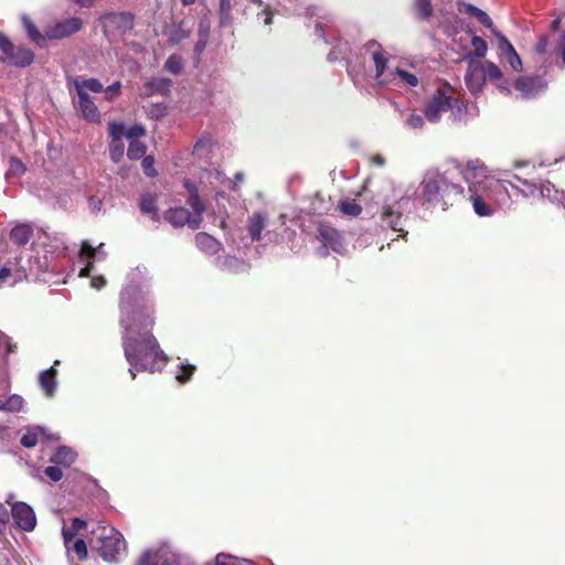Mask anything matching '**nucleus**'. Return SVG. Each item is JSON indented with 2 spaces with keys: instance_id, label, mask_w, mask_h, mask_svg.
Returning <instances> with one entry per match:
<instances>
[{
  "instance_id": "f257e3e1",
  "label": "nucleus",
  "mask_w": 565,
  "mask_h": 565,
  "mask_svg": "<svg viewBox=\"0 0 565 565\" xmlns=\"http://www.w3.org/2000/svg\"><path fill=\"white\" fill-rule=\"evenodd\" d=\"M145 268H136L120 295V324L124 328L122 347L128 361L131 379L140 371L151 373L161 371L168 362L167 354L160 349L157 339L148 328L153 324L152 300L146 285L135 280L141 278Z\"/></svg>"
},
{
  "instance_id": "f03ea898",
  "label": "nucleus",
  "mask_w": 565,
  "mask_h": 565,
  "mask_svg": "<svg viewBox=\"0 0 565 565\" xmlns=\"http://www.w3.org/2000/svg\"><path fill=\"white\" fill-rule=\"evenodd\" d=\"M454 169L428 170L422 180L423 196L428 203L452 204L463 195V188L454 182Z\"/></svg>"
},
{
  "instance_id": "7ed1b4c3",
  "label": "nucleus",
  "mask_w": 565,
  "mask_h": 565,
  "mask_svg": "<svg viewBox=\"0 0 565 565\" xmlns=\"http://www.w3.org/2000/svg\"><path fill=\"white\" fill-rule=\"evenodd\" d=\"M454 170L456 171V175L461 174L463 180L469 184V199L476 214L479 216H490L493 210L483 201L482 191L489 179H492L493 175L489 174L484 163L479 159L468 160L465 163H457Z\"/></svg>"
},
{
  "instance_id": "20e7f679",
  "label": "nucleus",
  "mask_w": 565,
  "mask_h": 565,
  "mask_svg": "<svg viewBox=\"0 0 565 565\" xmlns=\"http://www.w3.org/2000/svg\"><path fill=\"white\" fill-rule=\"evenodd\" d=\"M184 188L188 191V204L191 206L192 212L184 207H173L166 212L164 218L174 227H182L188 225L192 230L200 227L202 223V215L205 206L198 194V188L190 180L184 181Z\"/></svg>"
},
{
  "instance_id": "39448f33",
  "label": "nucleus",
  "mask_w": 565,
  "mask_h": 565,
  "mask_svg": "<svg viewBox=\"0 0 565 565\" xmlns=\"http://www.w3.org/2000/svg\"><path fill=\"white\" fill-rule=\"evenodd\" d=\"M450 111L452 120H458L462 114V103L455 97V90L448 84L439 86L429 98L424 108V114L430 122H437L441 115Z\"/></svg>"
},
{
  "instance_id": "423d86ee",
  "label": "nucleus",
  "mask_w": 565,
  "mask_h": 565,
  "mask_svg": "<svg viewBox=\"0 0 565 565\" xmlns=\"http://www.w3.org/2000/svg\"><path fill=\"white\" fill-rule=\"evenodd\" d=\"M137 565H180L177 554L168 546L148 550L139 557ZM215 565H252L246 559H238L231 555L218 554Z\"/></svg>"
},
{
  "instance_id": "0eeeda50",
  "label": "nucleus",
  "mask_w": 565,
  "mask_h": 565,
  "mask_svg": "<svg viewBox=\"0 0 565 565\" xmlns=\"http://www.w3.org/2000/svg\"><path fill=\"white\" fill-rule=\"evenodd\" d=\"M99 534V555L106 562H116L121 552L126 548V542L119 531L111 526H104Z\"/></svg>"
},
{
  "instance_id": "6e6552de",
  "label": "nucleus",
  "mask_w": 565,
  "mask_h": 565,
  "mask_svg": "<svg viewBox=\"0 0 565 565\" xmlns=\"http://www.w3.org/2000/svg\"><path fill=\"white\" fill-rule=\"evenodd\" d=\"M0 62L15 67H26L32 64L34 54L30 49L14 46L10 39L0 32Z\"/></svg>"
},
{
  "instance_id": "1a4fd4ad",
  "label": "nucleus",
  "mask_w": 565,
  "mask_h": 565,
  "mask_svg": "<svg viewBox=\"0 0 565 565\" xmlns=\"http://www.w3.org/2000/svg\"><path fill=\"white\" fill-rule=\"evenodd\" d=\"M505 182H509L508 180L503 178H495L489 179L487 185H484L482 195L483 201L491 207V203H497L499 205H505L510 199V194L508 192V189L505 186Z\"/></svg>"
},
{
  "instance_id": "9d476101",
  "label": "nucleus",
  "mask_w": 565,
  "mask_h": 565,
  "mask_svg": "<svg viewBox=\"0 0 565 565\" xmlns=\"http://www.w3.org/2000/svg\"><path fill=\"white\" fill-rule=\"evenodd\" d=\"M100 23L107 36L122 34L132 28V17L129 13H107L102 17Z\"/></svg>"
},
{
  "instance_id": "9b49d317",
  "label": "nucleus",
  "mask_w": 565,
  "mask_h": 565,
  "mask_svg": "<svg viewBox=\"0 0 565 565\" xmlns=\"http://www.w3.org/2000/svg\"><path fill=\"white\" fill-rule=\"evenodd\" d=\"M83 25L79 18H68L45 28L46 40H61L78 32Z\"/></svg>"
},
{
  "instance_id": "f8f14e48",
  "label": "nucleus",
  "mask_w": 565,
  "mask_h": 565,
  "mask_svg": "<svg viewBox=\"0 0 565 565\" xmlns=\"http://www.w3.org/2000/svg\"><path fill=\"white\" fill-rule=\"evenodd\" d=\"M11 513L15 524L23 531L31 532L36 525V516L33 509L24 502L11 504Z\"/></svg>"
},
{
  "instance_id": "ddd939ff",
  "label": "nucleus",
  "mask_w": 565,
  "mask_h": 565,
  "mask_svg": "<svg viewBox=\"0 0 565 565\" xmlns=\"http://www.w3.org/2000/svg\"><path fill=\"white\" fill-rule=\"evenodd\" d=\"M104 244H99L96 248H94L88 241H84L82 243L79 258L82 262L86 263L85 267L81 269L79 276L87 277L93 270V260L94 258H105L106 253L103 249Z\"/></svg>"
},
{
  "instance_id": "4468645a",
  "label": "nucleus",
  "mask_w": 565,
  "mask_h": 565,
  "mask_svg": "<svg viewBox=\"0 0 565 565\" xmlns=\"http://www.w3.org/2000/svg\"><path fill=\"white\" fill-rule=\"evenodd\" d=\"M465 79L466 85L471 93L477 94L481 92L487 79L481 63H471Z\"/></svg>"
},
{
  "instance_id": "2eb2a0df",
  "label": "nucleus",
  "mask_w": 565,
  "mask_h": 565,
  "mask_svg": "<svg viewBox=\"0 0 565 565\" xmlns=\"http://www.w3.org/2000/svg\"><path fill=\"white\" fill-rule=\"evenodd\" d=\"M545 87L543 81L539 77L520 76L515 81V88L523 97H533Z\"/></svg>"
},
{
  "instance_id": "dca6fc26",
  "label": "nucleus",
  "mask_w": 565,
  "mask_h": 565,
  "mask_svg": "<svg viewBox=\"0 0 565 565\" xmlns=\"http://www.w3.org/2000/svg\"><path fill=\"white\" fill-rule=\"evenodd\" d=\"M382 83H395L397 85L415 87L418 85V78L416 74L396 67L393 72H390L387 75H385V77L382 79Z\"/></svg>"
},
{
  "instance_id": "f3484780",
  "label": "nucleus",
  "mask_w": 565,
  "mask_h": 565,
  "mask_svg": "<svg viewBox=\"0 0 565 565\" xmlns=\"http://www.w3.org/2000/svg\"><path fill=\"white\" fill-rule=\"evenodd\" d=\"M319 239L323 245L332 250L340 253L343 248V242L340 233L329 226H320L318 230Z\"/></svg>"
},
{
  "instance_id": "a211bd4d",
  "label": "nucleus",
  "mask_w": 565,
  "mask_h": 565,
  "mask_svg": "<svg viewBox=\"0 0 565 565\" xmlns=\"http://www.w3.org/2000/svg\"><path fill=\"white\" fill-rule=\"evenodd\" d=\"M366 50L371 53L372 60L375 64L376 78L380 79L385 75V68L387 64L386 53L380 47L376 42L367 43Z\"/></svg>"
},
{
  "instance_id": "6ab92c4d",
  "label": "nucleus",
  "mask_w": 565,
  "mask_h": 565,
  "mask_svg": "<svg viewBox=\"0 0 565 565\" xmlns=\"http://www.w3.org/2000/svg\"><path fill=\"white\" fill-rule=\"evenodd\" d=\"M72 84L76 89L77 96H89L88 92L100 93L103 90V84L97 78L75 77Z\"/></svg>"
},
{
  "instance_id": "aec40b11",
  "label": "nucleus",
  "mask_w": 565,
  "mask_h": 565,
  "mask_svg": "<svg viewBox=\"0 0 565 565\" xmlns=\"http://www.w3.org/2000/svg\"><path fill=\"white\" fill-rule=\"evenodd\" d=\"M78 108L83 117L92 122L100 120V114L90 96H78Z\"/></svg>"
},
{
  "instance_id": "412c9836",
  "label": "nucleus",
  "mask_w": 565,
  "mask_h": 565,
  "mask_svg": "<svg viewBox=\"0 0 565 565\" xmlns=\"http://www.w3.org/2000/svg\"><path fill=\"white\" fill-rule=\"evenodd\" d=\"M204 179H206L210 182V184L214 183L213 180L221 183L227 182L231 185V188L235 190L236 185L243 182L244 174L242 172H237L234 177V180H230L226 179L225 175L217 169H212L203 172V174L201 175V180L203 181Z\"/></svg>"
},
{
  "instance_id": "4be33fe9",
  "label": "nucleus",
  "mask_w": 565,
  "mask_h": 565,
  "mask_svg": "<svg viewBox=\"0 0 565 565\" xmlns=\"http://www.w3.org/2000/svg\"><path fill=\"white\" fill-rule=\"evenodd\" d=\"M513 179L523 185L522 189L519 185L514 184L512 181H509L512 188L519 190L524 196H544V186H537L535 183H532L527 180H523L520 177L513 174Z\"/></svg>"
},
{
  "instance_id": "5701e85b",
  "label": "nucleus",
  "mask_w": 565,
  "mask_h": 565,
  "mask_svg": "<svg viewBox=\"0 0 565 565\" xmlns=\"http://www.w3.org/2000/svg\"><path fill=\"white\" fill-rule=\"evenodd\" d=\"M33 236V227L30 224H19L10 232V239L18 245H25Z\"/></svg>"
},
{
  "instance_id": "b1692460",
  "label": "nucleus",
  "mask_w": 565,
  "mask_h": 565,
  "mask_svg": "<svg viewBox=\"0 0 565 565\" xmlns=\"http://www.w3.org/2000/svg\"><path fill=\"white\" fill-rule=\"evenodd\" d=\"M21 22H22V25L29 36V39L34 42L36 45H39L40 47L44 46L45 43H46V34H42L38 29L36 26L34 25V23L32 22V20L23 14L21 17Z\"/></svg>"
},
{
  "instance_id": "393cba45",
  "label": "nucleus",
  "mask_w": 565,
  "mask_h": 565,
  "mask_svg": "<svg viewBox=\"0 0 565 565\" xmlns=\"http://www.w3.org/2000/svg\"><path fill=\"white\" fill-rule=\"evenodd\" d=\"M39 382L46 396L52 397L56 390V371L54 367L40 373Z\"/></svg>"
},
{
  "instance_id": "a878e982",
  "label": "nucleus",
  "mask_w": 565,
  "mask_h": 565,
  "mask_svg": "<svg viewBox=\"0 0 565 565\" xmlns=\"http://www.w3.org/2000/svg\"><path fill=\"white\" fill-rule=\"evenodd\" d=\"M195 244L199 249L211 255L216 254L221 247L220 242L206 233L196 234Z\"/></svg>"
},
{
  "instance_id": "bb28decb",
  "label": "nucleus",
  "mask_w": 565,
  "mask_h": 565,
  "mask_svg": "<svg viewBox=\"0 0 565 565\" xmlns=\"http://www.w3.org/2000/svg\"><path fill=\"white\" fill-rule=\"evenodd\" d=\"M215 147L214 140L210 135L201 136L193 148V154L199 159L209 158L213 148Z\"/></svg>"
},
{
  "instance_id": "cd10ccee",
  "label": "nucleus",
  "mask_w": 565,
  "mask_h": 565,
  "mask_svg": "<svg viewBox=\"0 0 565 565\" xmlns=\"http://www.w3.org/2000/svg\"><path fill=\"white\" fill-rule=\"evenodd\" d=\"M76 456L77 454L72 448L62 446L52 455L51 461L55 465L68 467L75 461Z\"/></svg>"
},
{
  "instance_id": "c85d7f7f",
  "label": "nucleus",
  "mask_w": 565,
  "mask_h": 565,
  "mask_svg": "<svg viewBox=\"0 0 565 565\" xmlns=\"http://www.w3.org/2000/svg\"><path fill=\"white\" fill-rule=\"evenodd\" d=\"M86 525L85 521L78 518L72 520L71 525H64L62 529V535L66 550L71 548V543L76 534L84 529Z\"/></svg>"
},
{
  "instance_id": "c756f323",
  "label": "nucleus",
  "mask_w": 565,
  "mask_h": 565,
  "mask_svg": "<svg viewBox=\"0 0 565 565\" xmlns=\"http://www.w3.org/2000/svg\"><path fill=\"white\" fill-rule=\"evenodd\" d=\"M265 228V217L260 213H254L247 222V232L253 241H259Z\"/></svg>"
},
{
  "instance_id": "7c9ffc66",
  "label": "nucleus",
  "mask_w": 565,
  "mask_h": 565,
  "mask_svg": "<svg viewBox=\"0 0 565 565\" xmlns=\"http://www.w3.org/2000/svg\"><path fill=\"white\" fill-rule=\"evenodd\" d=\"M157 195L151 193H146L140 199V210L143 214L149 215L152 220L158 221L159 214L157 209Z\"/></svg>"
},
{
  "instance_id": "2f4dec72",
  "label": "nucleus",
  "mask_w": 565,
  "mask_h": 565,
  "mask_svg": "<svg viewBox=\"0 0 565 565\" xmlns=\"http://www.w3.org/2000/svg\"><path fill=\"white\" fill-rule=\"evenodd\" d=\"M44 435V429L41 427L28 428L21 437V444L26 448H32L38 444L39 437Z\"/></svg>"
},
{
  "instance_id": "473e14b6",
  "label": "nucleus",
  "mask_w": 565,
  "mask_h": 565,
  "mask_svg": "<svg viewBox=\"0 0 565 565\" xmlns=\"http://www.w3.org/2000/svg\"><path fill=\"white\" fill-rule=\"evenodd\" d=\"M25 172L24 163L18 158H11L6 173L7 179L21 177Z\"/></svg>"
},
{
  "instance_id": "72a5a7b5",
  "label": "nucleus",
  "mask_w": 565,
  "mask_h": 565,
  "mask_svg": "<svg viewBox=\"0 0 565 565\" xmlns=\"http://www.w3.org/2000/svg\"><path fill=\"white\" fill-rule=\"evenodd\" d=\"M481 66L483 67L486 78L490 81L503 79V74L501 70L493 62L486 61L484 63H481Z\"/></svg>"
},
{
  "instance_id": "f704fd0d",
  "label": "nucleus",
  "mask_w": 565,
  "mask_h": 565,
  "mask_svg": "<svg viewBox=\"0 0 565 565\" xmlns=\"http://www.w3.org/2000/svg\"><path fill=\"white\" fill-rule=\"evenodd\" d=\"M146 146L139 140H131L129 142L127 156L130 160H138L146 153Z\"/></svg>"
},
{
  "instance_id": "c9c22d12",
  "label": "nucleus",
  "mask_w": 565,
  "mask_h": 565,
  "mask_svg": "<svg viewBox=\"0 0 565 565\" xmlns=\"http://www.w3.org/2000/svg\"><path fill=\"white\" fill-rule=\"evenodd\" d=\"M383 221L394 231H401L402 228L397 227L399 213L395 212L393 206H387L383 212Z\"/></svg>"
},
{
  "instance_id": "e433bc0d",
  "label": "nucleus",
  "mask_w": 565,
  "mask_h": 565,
  "mask_svg": "<svg viewBox=\"0 0 565 565\" xmlns=\"http://www.w3.org/2000/svg\"><path fill=\"white\" fill-rule=\"evenodd\" d=\"M169 42L171 44H178L184 39L189 38V32L182 28V24L173 25L169 30Z\"/></svg>"
},
{
  "instance_id": "4c0bfd02",
  "label": "nucleus",
  "mask_w": 565,
  "mask_h": 565,
  "mask_svg": "<svg viewBox=\"0 0 565 565\" xmlns=\"http://www.w3.org/2000/svg\"><path fill=\"white\" fill-rule=\"evenodd\" d=\"M22 407L23 398L19 395H12L6 402L0 404V409L9 412H19Z\"/></svg>"
},
{
  "instance_id": "58836bf2",
  "label": "nucleus",
  "mask_w": 565,
  "mask_h": 565,
  "mask_svg": "<svg viewBox=\"0 0 565 565\" xmlns=\"http://www.w3.org/2000/svg\"><path fill=\"white\" fill-rule=\"evenodd\" d=\"M146 85L151 92L166 93L171 86V81L168 78H152L148 81Z\"/></svg>"
},
{
  "instance_id": "ea45409f",
  "label": "nucleus",
  "mask_w": 565,
  "mask_h": 565,
  "mask_svg": "<svg viewBox=\"0 0 565 565\" xmlns=\"http://www.w3.org/2000/svg\"><path fill=\"white\" fill-rule=\"evenodd\" d=\"M471 45L476 57L483 58L487 55L488 44L482 38L477 35L472 36Z\"/></svg>"
},
{
  "instance_id": "a19ab883",
  "label": "nucleus",
  "mask_w": 565,
  "mask_h": 565,
  "mask_svg": "<svg viewBox=\"0 0 565 565\" xmlns=\"http://www.w3.org/2000/svg\"><path fill=\"white\" fill-rule=\"evenodd\" d=\"M493 34L498 39V46H499L501 54H503L505 57H508V55H510L511 53H513L515 51V49L513 47L511 42L503 34H501L497 30H493Z\"/></svg>"
},
{
  "instance_id": "79ce46f5",
  "label": "nucleus",
  "mask_w": 565,
  "mask_h": 565,
  "mask_svg": "<svg viewBox=\"0 0 565 565\" xmlns=\"http://www.w3.org/2000/svg\"><path fill=\"white\" fill-rule=\"evenodd\" d=\"M125 145L122 140H111L109 146V154L114 162H119L124 157Z\"/></svg>"
},
{
  "instance_id": "37998d69",
  "label": "nucleus",
  "mask_w": 565,
  "mask_h": 565,
  "mask_svg": "<svg viewBox=\"0 0 565 565\" xmlns=\"http://www.w3.org/2000/svg\"><path fill=\"white\" fill-rule=\"evenodd\" d=\"M340 211L349 216H358L362 207L355 201H342L339 205Z\"/></svg>"
},
{
  "instance_id": "c03bdc74",
  "label": "nucleus",
  "mask_w": 565,
  "mask_h": 565,
  "mask_svg": "<svg viewBox=\"0 0 565 565\" xmlns=\"http://www.w3.org/2000/svg\"><path fill=\"white\" fill-rule=\"evenodd\" d=\"M108 130L111 140H122V137L126 136V127L122 122L110 121Z\"/></svg>"
},
{
  "instance_id": "a18cd8bd",
  "label": "nucleus",
  "mask_w": 565,
  "mask_h": 565,
  "mask_svg": "<svg viewBox=\"0 0 565 565\" xmlns=\"http://www.w3.org/2000/svg\"><path fill=\"white\" fill-rule=\"evenodd\" d=\"M164 67L168 72L177 75L182 71V67H183L182 58L178 55H171L167 60Z\"/></svg>"
},
{
  "instance_id": "49530a36",
  "label": "nucleus",
  "mask_w": 565,
  "mask_h": 565,
  "mask_svg": "<svg viewBox=\"0 0 565 565\" xmlns=\"http://www.w3.org/2000/svg\"><path fill=\"white\" fill-rule=\"evenodd\" d=\"M68 551L74 552L78 559H85L87 557V546L85 541L82 539L72 541L71 548Z\"/></svg>"
},
{
  "instance_id": "de8ad7c7",
  "label": "nucleus",
  "mask_w": 565,
  "mask_h": 565,
  "mask_svg": "<svg viewBox=\"0 0 565 565\" xmlns=\"http://www.w3.org/2000/svg\"><path fill=\"white\" fill-rule=\"evenodd\" d=\"M195 371V365L192 364H181L180 372L177 373L175 379L180 383H185L189 381L193 372Z\"/></svg>"
},
{
  "instance_id": "09e8293b",
  "label": "nucleus",
  "mask_w": 565,
  "mask_h": 565,
  "mask_svg": "<svg viewBox=\"0 0 565 565\" xmlns=\"http://www.w3.org/2000/svg\"><path fill=\"white\" fill-rule=\"evenodd\" d=\"M416 10L419 15L424 19H427L431 14V4L430 0H416Z\"/></svg>"
},
{
  "instance_id": "8fccbe9b",
  "label": "nucleus",
  "mask_w": 565,
  "mask_h": 565,
  "mask_svg": "<svg viewBox=\"0 0 565 565\" xmlns=\"http://www.w3.org/2000/svg\"><path fill=\"white\" fill-rule=\"evenodd\" d=\"M15 349V344L11 343L10 339L4 335L0 334V355H8L9 353L13 352Z\"/></svg>"
},
{
  "instance_id": "3c124183",
  "label": "nucleus",
  "mask_w": 565,
  "mask_h": 565,
  "mask_svg": "<svg viewBox=\"0 0 565 565\" xmlns=\"http://www.w3.org/2000/svg\"><path fill=\"white\" fill-rule=\"evenodd\" d=\"M142 170L148 177H154L157 174V171L154 169V160L152 157L148 156L145 157L142 162Z\"/></svg>"
},
{
  "instance_id": "603ef678",
  "label": "nucleus",
  "mask_w": 565,
  "mask_h": 565,
  "mask_svg": "<svg viewBox=\"0 0 565 565\" xmlns=\"http://www.w3.org/2000/svg\"><path fill=\"white\" fill-rule=\"evenodd\" d=\"M146 132L145 128L141 125H135L129 129H126V137L131 140H138L139 137L143 136Z\"/></svg>"
},
{
  "instance_id": "864d4df0",
  "label": "nucleus",
  "mask_w": 565,
  "mask_h": 565,
  "mask_svg": "<svg viewBox=\"0 0 565 565\" xmlns=\"http://www.w3.org/2000/svg\"><path fill=\"white\" fill-rule=\"evenodd\" d=\"M207 31H209V26L207 25H204L203 22L200 23V33H201V39L200 41L195 44V52L196 53H201L205 45H206V34H207Z\"/></svg>"
},
{
  "instance_id": "5fc2aeb1",
  "label": "nucleus",
  "mask_w": 565,
  "mask_h": 565,
  "mask_svg": "<svg viewBox=\"0 0 565 565\" xmlns=\"http://www.w3.org/2000/svg\"><path fill=\"white\" fill-rule=\"evenodd\" d=\"M406 125L412 129H420L424 125V119L420 115L411 114L406 119Z\"/></svg>"
},
{
  "instance_id": "6e6d98bb",
  "label": "nucleus",
  "mask_w": 565,
  "mask_h": 565,
  "mask_svg": "<svg viewBox=\"0 0 565 565\" xmlns=\"http://www.w3.org/2000/svg\"><path fill=\"white\" fill-rule=\"evenodd\" d=\"M507 60L513 71H515V72L522 71V68H523L522 61H521V57L519 56V54L516 53V51H514L513 53L508 55Z\"/></svg>"
},
{
  "instance_id": "4d7b16f0",
  "label": "nucleus",
  "mask_w": 565,
  "mask_h": 565,
  "mask_svg": "<svg viewBox=\"0 0 565 565\" xmlns=\"http://www.w3.org/2000/svg\"><path fill=\"white\" fill-rule=\"evenodd\" d=\"M44 472L53 481H58L63 478V472L57 466H49Z\"/></svg>"
},
{
  "instance_id": "13d9d810",
  "label": "nucleus",
  "mask_w": 565,
  "mask_h": 565,
  "mask_svg": "<svg viewBox=\"0 0 565 565\" xmlns=\"http://www.w3.org/2000/svg\"><path fill=\"white\" fill-rule=\"evenodd\" d=\"M482 25H484L486 28L490 29L492 32L493 30H495L493 28V23H492V20L491 18L488 15V13H486L484 11L480 10V12H478V14L475 17Z\"/></svg>"
},
{
  "instance_id": "bf43d9fd",
  "label": "nucleus",
  "mask_w": 565,
  "mask_h": 565,
  "mask_svg": "<svg viewBox=\"0 0 565 565\" xmlns=\"http://www.w3.org/2000/svg\"><path fill=\"white\" fill-rule=\"evenodd\" d=\"M120 89H121V83L120 82L113 83L111 85H109L105 89L106 98L107 99H113L115 96H117L120 93Z\"/></svg>"
},
{
  "instance_id": "052dcab7",
  "label": "nucleus",
  "mask_w": 565,
  "mask_h": 565,
  "mask_svg": "<svg viewBox=\"0 0 565 565\" xmlns=\"http://www.w3.org/2000/svg\"><path fill=\"white\" fill-rule=\"evenodd\" d=\"M481 9L475 7L471 3L461 2L459 3V11L469 15L476 17Z\"/></svg>"
},
{
  "instance_id": "680f3d73",
  "label": "nucleus",
  "mask_w": 565,
  "mask_h": 565,
  "mask_svg": "<svg viewBox=\"0 0 565 565\" xmlns=\"http://www.w3.org/2000/svg\"><path fill=\"white\" fill-rule=\"evenodd\" d=\"M222 266L230 270H237L242 264L235 257H226L222 263Z\"/></svg>"
},
{
  "instance_id": "e2e57ef3",
  "label": "nucleus",
  "mask_w": 565,
  "mask_h": 565,
  "mask_svg": "<svg viewBox=\"0 0 565 565\" xmlns=\"http://www.w3.org/2000/svg\"><path fill=\"white\" fill-rule=\"evenodd\" d=\"M11 276V270L7 267L0 269V288L7 285L8 278Z\"/></svg>"
},
{
  "instance_id": "0e129e2a",
  "label": "nucleus",
  "mask_w": 565,
  "mask_h": 565,
  "mask_svg": "<svg viewBox=\"0 0 565 565\" xmlns=\"http://www.w3.org/2000/svg\"><path fill=\"white\" fill-rule=\"evenodd\" d=\"M258 19H264V24L269 25L271 22V12L266 7L262 12L257 13Z\"/></svg>"
},
{
  "instance_id": "69168bd1",
  "label": "nucleus",
  "mask_w": 565,
  "mask_h": 565,
  "mask_svg": "<svg viewBox=\"0 0 565 565\" xmlns=\"http://www.w3.org/2000/svg\"><path fill=\"white\" fill-rule=\"evenodd\" d=\"M89 209L93 211V212H98L102 207V201L97 198H94L92 196L89 199Z\"/></svg>"
},
{
  "instance_id": "338daca9",
  "label": "nucleus",
  "mask_w": 565,
  "mask_h": 565,
  "mask_svg": "<svg viewBox=\"0 0 565 565\" xmlns=\"http://www.w3.org/2000/svg\"><path fill=\"white\" fill-rule=\"evenodd\" d=\"M9 520V512L7 508L0 503V524L4 525Z\"/></svg>"
},
{
  "instance_id": "774afa93",
  "label": "nucleus",
  "mask_w": 565,
  "mask_h": 565,
  "mask_svg": "<svg viewBox=\"0 0 565 565\" xmlns=\"http://www.w3.org/2000/svg\"><path fill=\"white\" fill-rule=\"evenodd\" d=\"M105 284L106 280L104 279V277H93L90 281L92 287L96 289H100L103 286H105Z\"/></svg>"
}]
</instances>
